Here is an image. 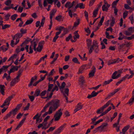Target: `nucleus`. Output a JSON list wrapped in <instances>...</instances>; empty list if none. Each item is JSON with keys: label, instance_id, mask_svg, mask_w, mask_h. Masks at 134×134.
Returning a JSON list of instances; mask_svg holds the SVG:
<instances>
[{"label": "nucleus", "instance_id": "1", "mask_svg": "<svg viewBox=\"0 0 134 134\" xmlns=\"http://www.w3.org/2000/svg\"><path fill=\"white\" fill-rule=\"evenodd\" d=\"M50 105L51 106L49 107L52 111H54L60 105V101L58 99H54L49 102Z\"/></svg>", "mask_w": 134, "mask_h": 134}, {"label": "nucleus", "instance_id": "2", "mask_svg": "<svg viewBox=\"0 0 134 134\" xmlns=\"http://www.w3.org/2000/svg\"><path fill=\"white\" fill-rule=\"evenodd\" d=\"M15 96V94H13L8 97L5 100L3 105L1 106L2 108H3L4 106L9 105L10 103V100L13 98V97Z\"/></svg>", "mask_w": 134, "mask_h": 134}, {"label": "nucleus", "instance_id": "3", "mask_svg": "<svg viewBox=\"0 0 134 134\" xmlns=\"http://www.w3.org/2000/svg\"><path fill=\"white\" fill-rule=\"evenodd\" d=\"M61 109H59L58 111H56L54 117L55 121H58L62 115V111H61Z\"/></svg>", "mask_w": 134, "mask_h": 134}, {"label": "nucleus", "instance_id": "4", "mask_svg": "<svg viewBox=\"0 0 134 134\" xmlns=\"http://www.w3.org/2000/svg\"><path fill=\"white\" fill-rule=\"evenodd\" d=\"M110 101H109L108 102H107L105 105H104L102 107L100 108L99 109H98L97 111V114H99L101 113L105 108L109 105V104L110 103Z\"/></svg>", "mask_w": 134, "mask_h": 134}, {"label": "nucleus", "instance_id": "5", "mask_svg": "<svg viewBox=\"0 0 134 134\" xmlns=\"http://www.w3.org/2000/svg\"><path fill=\"white\" fill-rule=\"evenodd\" d=\"M134 32V27H130L128 28L127 31H126L124 32V34L126 35L129 36Z\"/></svg>", "mask_w": 134, "mask_h": 134}, {"label": "nucleus", "instance_id": "6", "mask_svg": "<svg viewBox=\"0 0 134 134\" xmlns=\"http://www.w3.org/2000/svg\"><path fill=\"white\" fill-rule=\"evenodd\" d=\"M66 125V124L65 123L61 126L54 132V134H59L64 129Z\"/></svg>", "mask_w": 134, "mask_h": 134}, {"label": "nucleus", "instance_id": "7", "mask_svg": "<svg viewBox=\"0 0 134 134\" xmlns=\"http://www.w3.org/2000/svg\"><path fill=\"white\" fill-rule=\"evenodd\" d=\"M44 41H40L39 43L38 47L37 48V51L40 52L41 51L43 48V45L44 44Z\"/></svg>", "mask_w": 134, "mask_h": 134}, {"label": "nucleus", "instance_id": "8", "mask_svg": "<svg viewBox=\"0 0 134 134\" xmlns=\"http://www.w3.org/2000/svg\"><path fill=\"white\" fill-rule=\"evenodd\" d=\"M44 41H40L39 43L38 47L37 48V51L40 52L41 51L43 48V45L44 44Z\"/></svg>", "mask_w": 134, "mask_h": 134}, {"label": "nucleus", "instance_id": "9", "mask_svg": "<svg viewBox=\"0 0 134 134\" xmlns=\"http://www.w3.org/2000/svg\"><path fill=\"white\" fill-rule=\"evenodd\" d=\"M91 69V70L90 71L89 74V77H93L94 76L95 73L96 72V68L94 66H93Z\"/></svg>", "mask_w": 134, "mask_h": 134}, {"label": "nucleus", "instance_id": "10", "mask_svg": "<svg viewBox=\"0 0 134 134\" xmlns=\"http://www.w3.org/2000/svg\"><path fill=\"white\" fill-rule=\"evenodd\" d=\"M83 106V105H82L81 103H79L76 106V108L74 110V113H75L81 109Z\"/></svg>", "mask_w": 134, "mask_h": 134}, {"label": "nucleus", "instance_id": "11", "mask_svg": "<svg viewBox=\"0 0 134 134\" xmlns=\"http://www.w3.org/2000/svg\"><path fill=\"white\" fill-rule=\"evenodd\" d=\"M80 8V9L85 8V7L83 3H80L79 4H77L75 8H72L73 10H72V12H75L76 9L78 8Z\"/></svg>", "mask_w": 134, "mask_h": 134}, {"label": "nucleus", "instance_id": "12", "mask_svg": "<svg viewBox=\"0 0 134 134\" xmlns=\"http://www.w3.org/2000/svg\"><path fill=\"white\" fill-rule=\"evenodd\" d=\"M26 119V117H25L19 122V124L17 125V127L15 129V130H18L23 125L24 122Z\"/></svg>", "mask_w": 134, "mask_h": 134}, {"label": "nucleus", "instance_id": "13", "mask_svg": "<svg viewBox=\"0 0 134 134\" xmlns=\"http://www.w3.org/2000/svg\"><path fill=\"white\" fill-rule=\"evenodd\" d=\"M119 58H118L117 59H114L109 61L108 63V65H109L111 64H114L116 63H118L119 62Z\"/></svg>", "mask_w": 134, "mask_h": 134}, {"label": "nucleus", "instance_id": "14", "mask_svg": "<svg viewBox=\"0 0 134 134\" xmlns=\"http://www.w3.org/2000/svg\"><path fill=\"white\" fill-rule=\"evenodd\" d=\"M93 43H94V52L96 53H98L99 51V49L98 48V44L96 41L94 42H93Z\"/></svg>", "mask_w": 134, "mask_h": 134}, {"label": "nucleus", "instance_id": "15", "mask_svg": "<svg viewBox=\"0 0 134 134\" xmlns=\"http://www.w3.org/2000/svg\"><path fill=\"white\" fill-rule=\"evenodd\" d=\"M37 76L35 75L34 77H33L31 78L30 82L28 85L29 87H30L32 85L34 81L37 80Z\"/></svg>", "mask_w": 134, "mask_h": 134}, {"label": "nucleus", "instance_id": "16", "mask_svg": "<svg viewBox=\"0 0 134 134\" xmlns=\"http://www.w3.org/2000/svg\"><path fill=\"white\" fill-rule=\"evenodd\" d=\"M97 93L96 92L94 91H93L91 93L90 95H89L87 98L88 99L96 96L97 95Z\"/></svg>", "mask_w": 134, "mask_h": 134}, {"label": "nucleus", "instance_id": "17", "mask_svg": "<svg viewBox=\"0 0 134 134\" xmlns=\"http://www.w3.org/2000/svg\"><path fill=\"white\" fill-rule=\"evenodd\" d=\"M110 6V5H107L103 4L102 7V10L103 11L107 12L108 9V8Z\"/></svg>", "mask_w": 134, "mask_h": 134}, {"label": "nucleus", "instance_id": "18", "mask_svg": "<svg viewBox=\"0 0 134 134\" xmlns=\"http://www.w3.org/2000/svg\"><path fill=\"white\" fill-rule=\"evenodd\" d=\"M130 126L129 125H127L124 127L122 130V132H120V133H122L123 134H125V132L129 128Z\"/></svg>", "mask_w": 134, "mask_h": 134}, {"label": "nucleus", "instance_id": "19", "mask_svg": "<svg viewBox=\"0 0 134 134\" xmlns=\"http://www.w3.org/2000/svg\"><path fill=\"white\" fill-rule=\"evenodd\" d=\"M19 81L16 80L15 78L13 79L10 83V86L11 87L14 86L17 82H18Z\"/></svg>", "mask_w": 134, "mask_h": 134}, {"label": "nucleus", "instance_id": "20", "mask_svg": "<svg viewBox=\"0 0 134 134\" xmlns=\"http://www.w3.org/2000/svg\"><path fill=\"white\" fill-rule=\"evenodd\" d=\"M5 87L4 85H0V92L3 95H4V91Z\"/></svg>", "mask_w": 134, "mask_h": 134}, {"label": "nucleus", "instance_id": "21", "mask_svg": "<svg viewBox=\"0 0 134 134\" xmlns=\"http://www.w3.org/2000/svg\"><path fill=\"white\" fill-rule=\"evenodd\" d=\"M86 65H84L81 66L79 69L78 74H79L80 73H82V71L85 69Z\"/></svg>", "mask_w": 134, "mask_h": 134}, {"label": "nucleus", "instance_id": "22", "mask_svg": "<svg viewBox=\"0 0 134 134\" xmlns=\"http://www.w3.org/2000/svg\"><path fill=\"white\" fill-rule=\"evenodd\" d=\"M79 82H80V84L82 85L85 83V80L84 79V77L83 76H80L79 78Z\"/></svg>", "mask_w": 134, "mask_h": 134}, {"label": "nucleus", "instance_id": "23", "mask_svg": "<svg viewBox=\"0 0 134 134\" xmlns=\"http://www.w3.org/2000/svg\"><path fill=\"white\" fill-rule=\"evenodd\" d=\"M48 88L47 90V94H49V92L50 91L53 87L54 85L53 84H51L49 83H48Z\"/></svg>", "mask_w": 134, "mask_h": 134}, {"label": "nucleus", "instance_id": "24", "mask_svg": "<svg viewBox=\"0 0 134 134\" xmlns=\"http://www.w3.org/2000/svg\"><path fill=\"white\" fill-rule=\"evenodd\" d=\"M40 89H38L36 90L35 91L34 95L36 97H38L39 96H40Z\"/></svg>", "mask_w": 134, "mask_h": 134}, {"label": "nucleus", "instance_id": "25", "mask_svg": "<svg viewBox=\"0 0 134 134\" xmlns=\"http://www.w3.org/2000/svg\"><path fill=\"white\" fill-rule=\"evenodd\" d=\"M18 111L15 109H13L10 111L9 112L10 113L11 115L12 114L13 116H14L17 114Z\"/></svg>", "mask_w": 134, "mask_h": 134}, {"label": "nucleus", "instance_id": "26", "mask_svg": "<svg viewBox=\"0 0 134 134\" xmlns=\"http://www.w3.org/2000/svg\"><path fill=\"white\" fill-rule=\"evenodd\" d=\"M86 42L87 46L88 47V49H89L92 44V40L90 39H88L86 40Z\"/></svg>", "mask_w": 134, "mask_h": 134}, {"label": "nucleus", "instance_id": "27", "mask_svg": "<svg viewBox=\"0 0 134 134\" xmlns=\"http://www.w3.org/2000/svg\"><path fill=\"white\" fill-rule=\"evenodd\" d=\"M57 10H56V9H53L50 12V17H53V16L54 15L55 13L57 12Z\"/></svg>", "mask_w": 134, "mask_h": 134}, {"label": "nucleus", "instance_id": "28", "mask_svg": "<svg viewBox=\"0 0 134 134\" xmlns=\"http://www.w3.org/2000/svg\"><path fill=\"white\" fill-rule=\"evenodd\" d=\"M23 71L22 70H19L18 72V74H17V76L16 77V80H18L19 81L20 80V79H19V77L20 76V75H21V74L22 73V72Z\"/></svg>", "mask_w": 134, "mask_h": 134}, {"label": "nucleus", "instance_id": "29", "mask_svg": "<svg viewBox=\"0 0 134 134\" xmlns=\"http://www.w3.org/2000/svg\"><path fill=\"white\" fill-rule=\"evenodd\" d=\"M52 113V111L51 110V108H49L48 111L47 112H46L44 114L42 115V116L43 117H45L46 115L48 114H50Z\"/></svg>", "mask_w": 134, "mask_h": 134}, {"label": "nucleus", "instance_id": "30", "mask_svg": "<svg viewBox=\"0 0 134 134\" xmlns=\"http://www.w3.org/2000/svg\"><path fill=\"white\" fill-rule=\"evenodd\" d=\"M17 56V55L16 54H14L11 56L9 59L8 60V61L9 62L11 60L13 61V60L15 58H16Z\"/></svg>", "mask_w": 134, "mask_h": 134}, {"label": "nucleus", "instance_id": "31", "mask_svg": "<svg viewBox=\"0 0 134 134\" xmlns=\"http://www.w3.org/2000/svg\"><path fill=\"white\" fill-rule=\"evenodd\" d=\"M105 34L106 35V37L107 38L109 39H110L111 38H114L115 37L111 35L110 36H109V32H107V31H106L105 32Z\"/></svg>", "mask_w": 134, "mask_h": 134}, {"label": "nucleus", "instance_id": "32", "mask_svg": "<svg viewBox=\"0 0 134 134\" xmlns=\"http://www.w3.org/2000/svg\"><path fill=\"white\" fill-rule=\"evenodd\" d=\"M119 37L118 39L119 40H121L124 39L125 37V36L122 34V32H120L119 34Z\"/></svg>", "mask_w": 134, "mask_h": 134}, {"label": "nucleus", "instance_id": "33", "mask_svg": "<svg viewBox=\"0 0 134 134\" xmlns=\"http://www.w3.org/2000/svg\"><path fill=\"white\" fill-rule=\"evenodd\" d=\"M129 19H130L131 23L133 24L134 22L133 14H132L129 17Z\"/></svg>", "mask_w": 134, "mask_h": 134}, {"label": "nucleus", "instance_id": "34", "mask_svg": "<svg viewBox=\"0 0 134 134\" xmlns=\"http://www.w3.org/2000/svg\"><path fill=\"white\" fill-rule=\"evenodd\" d=\"M50 105V103H48L44 107L43 109L42 110V111L45 112L47 108H48Z\"/></svg>", "mask_w": 134, "mask_h": 134}, {"label": "nucleus", "instance_id": "35", "mask_svg": "<svg viewBox=\"0 0 134 134\" xmlns=\"http://www.w3.org/2000/svg\"><path fill=\"white\" fill-rule=\"evenodd\" d=\"M119 0H116L114 1L112 4V6L113 8H116V5L117 3L119 2Z\"/></svg>", "mask_w": 134, "mask_h": 134}, {"label": "nucleus", "instance_id": "36", "mask_svg": "<svg viewBox=\"0 0 134 134\" xmlns=\"http://www.w3.org/2000/svg\"><path fill=\"white\" fill-rule=\"evenodd\" d=\"M94 43H93L92 45L91 46L89 49V54H91L93 50L94 49Z\"/></svg>", "mask_w": 134, "mask_h": 134}, {"label": "nucleus", "instance_id": "37", "mask_svg": "<svg viewBox=\"0 0 134 134\" xmlns=\"http://www.w3.org/2000/svg\"><path fill=\"white\" fill-rule=\"evenodd\" d=\"M129 4H125L124 5V8L127 9H132L133 10H134V9L130 7Z\"/></svg>", "mask_w": 134, "mask_h": 134}, {"label": "nucleus", "instance_id": "38", "mask_svg": "<svg viewBox=\"0 0 134 134\" xmlns=\"http://www.w3.org/2000/svg\"><path fill=\"white\" fill-rule=\"evenodd\" d=\"M104 19V16H102V18L101 19V20L99 23L98 24V26H100L101 25H102V23L103 22Z\"/></svg>", "mask_w": 134, "mask_h": 134}, {"label": "nucleus", "instance_id": "39", "mask_svg": "<svg viewBox=\"0 0 134 134\" xmlns=\"http://www.w3.org/2000/svg\"><path fill=\"white\" fill-rule=\"evenodd\" d=\"M104 19V16H102V18L101 19V20L99 23L98 24V26H100L101 25H102V23L103 22Z\"/></svg>", "mask_w": 134, "mask_h": 134}, {"label": "nucleus", "instance_id": "40", "mask_svg": "<svg viewBox=\"0 0 134 134\" xmlns=\"http://www.w3.org/2000/svg\"><path fill=\"white\" fill-rule=\"evenodd\" d=\"M45 17L43 16V18L41 20V22L40 23V26H41L42 27L43 26L45 23Z\"/></svg>", "mask_w": 134, "mask_h": 134}, {"label": "nucleus", "instance_id": "41", "mask_svg": "<svg viewBox=\"0 0 134 134\" xmlns=\"http://www.w3.org/2000/svg\"><path fill=\"white\" fill-rule=\"evenodd\" d=\"M125 45V44H124V43H122L121 44H120L119 46L118 47V49H119V51L121 50H122V49L124 47Z\"/></svg>", "mask_w": 134, "mask_h": 134}, {"label": "nucleus", "instance_id": "42", "mask_svg": "<svg viewBox=\"0 0 134 134\" xmlns=\"http://www.w3.org/2000/svg\"><path fill=\"white\" fill-rule=\"evenodd\" d=\"M115 23V19L113 17H112L111 20V22L110 23V26L112 27L114 26Z\"/></svg>", "mask_w": 134, "mask_h": 134}, {"label": "nucleus", "instance_id": "43", "mask_svg": "<svg viewBox=\"0 0 134 134\" xmlns=\"http://www.w3.org/2000/svg\"><path fill=\"white\" fill-rule=\"evenodd\" d=\"M76 4V2L75 1H73L71 3V4H70V5H69V6L68 7V9H70V8H71L74 5H75Z\"/></svg>", "mask_w": 134, "mask_h": 134}, {"label": "nucleus", "instance_id": "44", "mask_svg": "<svg viewBox=\"0 0 134 134\" xmlns=\"http://www.w3.org/2000/svg\"><path fill=\"white\" fill-rule=\"evenodd\" d=\"M80 19H77L75 23H74V26L76 27L79 24V23H80Z\"/></svg>", "mask_w": 134, "mask_h": 134}, {"label": "nucleus", "instance_id": "45", "mask_svg": "<svg viewBox=\"0 0 134 134\" xmlns=\"http://www.w3.org/2000/svg\"><path fill=\"white\" fill-rule=\"evenodd\" d=\"M98 10H99L98 9H97L94 11L93 14V16L95 18L96 17Z\"/></svg>", "mask_w": 134, "mask_h": 134}, {"label": "nucleus", "instance_id": "46", "mask_svg": "<svg viewBox=\"0 0 134 134\" xmlns=\"http://www.w3.org/2000/svg\"><path fill=\"white\" fill-rule=\"evenodd\" d=\"M72 61L75 63L80 64V63L78 61L76 57L74 58H73Z\"/></svg>", "mask_w": 134, "mask_h": 134}, {"label": "nucleus", "instance_id": "47", "mask_svg": "<svg viewBox=\"0 0 134 134\" xmlns=\"http://www.w3.org/2000/svg\"><path fill=\"white\" fill-rule=\"evenodd\" d=\"M22 104L20 103L18 104L16 107V108H15L17 111L19 110L20 108L22 107Z\"/></svg>", "mask_w": 134, "mask_h": 134}, {"label": "nucleus", "instance_id": "48", "mask_svg": "<svg viewBox=\"0 0 134 134\" xmlns=\"http://www.w3.org/2000/svg\"><path fill=\"white\" fill-rule=\"evenodd\" d=\"M17 16V15L16 14H15L12 15L11 16L10 18L12 20H14L16 19Z\"/></svg>", "mask_w": 134, "mask_h": 134}, {"label": "nucleus", "instance_id": "49", "mask_svg": "<svg viewBox=\"0 0 134 134\" xmlns=\"http://www.w3.org/2000/svg\"><path fill=\"white\" fill-rule=\"evenodd\" d=\"M11 116V115L10 114V113H9L7 114L4 117L3 119L4 120H5L6 119H7L9 118L10 117V116Z\"/></svg>", "mask_w": 134, "mask_h": 134}, {"label": "nucleus", "instance_id": "50", "mask_svg": "<svg viewBox=\"0 0 134 134\" xmlns=\"http://www.w3.org/2000/svg\"><path fill=\"white\" fill-rule=\"evenodd\" d=\"M33 21V20L31 18L30 20H27L25 23V25H28L31 24Z\"/></svg>", "mask_w": 134, "mask_h": 134}, {"label": "nucleus", "instance_id": "51", "mask_svg": "<svg viewBox=\"0 0 134 134\" xmlns=\"http://www.w3.org/2000/svg\"><path fill=\"white\" fill-rule=\"evenodd\" d=\"M117 73V72L116 71H115L113 73L111 76L112 78L113 79H116V75Z\"/></svg>", "mask_w": 134, "mask_h": 134}, {"label": "nucleus", "instance_id": "52", "mask_svg": "<svg viewBox=\"0 0 134 134\" xmlns=\"http://www.w3.org/2000/svg\"><path fill=\"white\" fill-rule=\"evenodd\" d=\"M62 16L59 15L56 16L55 18V19L58 21H61L62 19Z\"/></svg>", "mask_w": 134, "mask_h": 134}, {"label": "nucleus", "instance_id": "53", "mask_svg": "<svg viewBox=\"0 0 134 134\" xmlns=\"http://www.w3.org/2000/svg\"><path fill=\"white\" fill-rule=\"evenodd\" d=\"M11 0H8L5 1L4 4L7 6H9L11 4L12 2Z\"/></svg>", "mask_w": 134, "mask_h": 134}, {"label": "nucleus", "instance_id": "54", "mask_svg": "<svg viewBox=\"0 0 134 134\" xmlns=\"http://www.w3.org/2000/svg\"><path fill=\"white\" fill-rule=\"evenodd\" d=\"M10 26V25L9 24H5L2 27V29L3 30L7 28H9Z\"/></svg>", "mask_w": 134, "mask_h": 134}, {"label": "nucleus", "instance_id": "55", "mask_svg": "<svg viewBox=\"0 0 134 134\" xmlns=\"http://www.w3.org/2000/svg\"><path fill=\"white\" fill-rule=\"evenodd\" d=\"M22 36V35L21 33H18L15 35V36L16 37V38H19Z\"/></svg>", "mask_w": 134, "mask_h": 134}, {"label": "nucleus", "instance_id": "56", "mask_svg": "<svg viewBox=\"0 0 134 134\" xmlns=\"http://www.w3.org/2000/svg\"><path fill=\"white\" fill-rule=\"evenodd\" d=\"M46 93H47V91L46 90H45L43 91L40 93V96L41 97L44 96L46 94Z\"/></svg>", "mask_w": 134, "mask_h": 134}, {"label": "nucleus", "instance_id": "57", "mask_svg": "<svg viewBox=\"0 0 134 134\" xmlns=\"http://www.w3.org/2000/svg\"><path fill=\"white\" fill-rule=\"evenodd\" d=\"M113 80L112 79H111L110 80H108L107 81H105L104 82V85H106L107 84H109V83L112 82L113 81Z\"/></svg>", "mask_w": 134, "mask_h": 134}, {"label": "nucleus", "instance_id": "58", "mask_svg": "<svg viewBox=\"0 0 134 134\" xmlns=\"http://www.w3.org/2000/svg\"><path fill=\"white\" fill-rule=\"evenodd\" d=\"M128 13V12L127 11H126L124 12L123 14V17L124 19H125L127 16Z\"/></svg>", "mask_w": 134, "mask_h": 134}, {"label": "nucleus", "instance_id": "59", "mask_svg": "<svg viewBox=\"0 0 134 134\" xmlns=\"http://www.w3.org/2000/svg\"><path fill=\"white\" fill-rule=\"evenodd\" d=\"M66 85V83L65 82H63L61 85V86H60L59 89H63L65 87Z\"/></svg>", "mask_w": 134, "mask_h": 134}, {"label": "nucleus", "instance_id": "60", "mask_svg": "<svg viewBox=\"0 0 134 134\" xmlns=\"http://www.w3.org/2000/svg\"><path fill=\"white\" fill-rule=\"evenodd\" d=\"M27 30L26 29L24 30L23 29H21L20 30V32L21 33V34H25L26 33Z\"/></svg>", "mask_w": 134, "mask_h": 134}, {"label": "nucleus", "instance_id": "61", "mask_svg": "<svg viewBox=\"0 0 134 134\" xmlns=\"http://www.w3.org/2000/svg\"><path fill=\"white\" fill-rule=\"evenodd\" d=\"M69 89L68 88H66L65 89L64 92L65 94H66L67 96H69Z\"/></svg>", "mask_w": 134, "mask_h": 134}, {"label": "nucleus", "instance_id": "62", "mask_svg": "<svg viewBox=\"0 0 134 134\" xmlns=\"http://www.w3.org/2000/svg\"><path fill=\"white\" fill-rule=\"evenodd\" d=\"M10 16V15L8 13L7 14L5 15V19L6 20H8L9 19V17Z\"/></svg>", "mask_w": 134, "mask_h": 134}, {"label": "nucleus", "instance_id": "63", "mask_svg": "<svg viewBox=\"0 0 134 134\" xmlns=\"http://www.w3.org/2000/svg\"><path fill=\"white\" fill-rule=\"evenodd\" d=\"M117 113H115L113 115V117L111 118V121H112L113 119L117 116Z\"/></svg>", "mask_w": 134, "mask_h": 134}, {"label": "nucleus", "instance_id": "64", "mask_svg": "<svg viewBox=\"0 0 134 134\" xmlns=\"http://www.w3.org/2000/svg\"><path fill=\"white\" fill-rule=\"evenodd\" d=\"M134 101V98H131L129 100V102L127 103V104H132V102H133Z\"/></svg>", "mask_w": 134, "mask_h": 134}]
</instances>
